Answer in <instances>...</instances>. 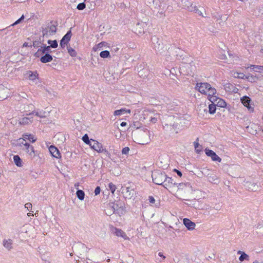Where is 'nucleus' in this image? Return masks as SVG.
Here are the masks:
<instances>
[{
    "label": "nucleus",
    "mask_w": 263,
    "mask_h": 263,
    "mask_svg": "<svg viewBox=\"0 0 263 263\" xmlns=\"http://www.w3.org/2000/svg\"><path fill=\"white\" fill-rule=\"evenodd\" d=\"M217 101L218 100H219L217 103V104H218L219 106L221 107H224L226 106V103L225 102V101L221 99H220L219 98L217 97Z\"/></svg>",
    "instance_id": "obj_45"
},
{
    "label": "nucleus",
    "mask_w": 263,
    "mask_h": 263,
    "mask_svg": "<svg viewBox=\"0 0 263 263\" xmlns=\"http://www.w3.org/2000/svg\"><path fill=\"white\" fill-rule=\"evenodd\" d=\"M195 88L201 93L208 95L209 100L212 103L217 102L218 99L216 96L217 91L209 83L206 82H197Z\"/></svg>",
    "instance_id": "obj_1"
},
{
    "label": "nucleus",
    "mask_w": 263,
    "mask_h": 263,
    "mask_svg": "<svg viewBox=\"0 0 263 263\" xmlns=\"http://www.w3.org/2000/svg\"><path fill=\"white\" fill-rule=\"evenodd\" d=\"M151 121L153 123H155L157 121V119L155 118H152Z\"/></svg>",
    "instance_id": "obj_64"
},
{
    "label": "nucleus",
    "mask_w": 263,
    "mask_h": 263,
    "mask_svg": "<svg viewBox=\"0 0 263 263\" xmlns=\"http://www.w3.org/2000/svg\"><path fill=\"white\" fill-rule=\"evenodd\" d=\"M129 150L130 149L128 147H125L122 149V154L127 155L128 154Z\"/></svg>",
    "instance_id": "obj_50"
},
{
    "label": "nucleus",
    "mask_w": 263,
    "mask_h": 263,
    "mask_svg": "<svg viewBox=\"0 0 263 263\" xmlns=\"http://www.w3.org/2000/svg\"><path fill=\"white\" fill-rule=\"evenodd\" d=\"M22 21L18 19L17 20H16L13 24L11 25L12 26H14L15 25H16L18 24H20Z\"/></svg>",
    "instance_id": "obj_57"
},
{
    "label": "nucleus",
    "mask_w": 263,
    "mask_h": 263,
    "mask_svg": "<svg viewBox=\"0 0 263 263\" xmlns=\"http://www.w3.org/2000/svg\"><path fill=\"white\" fill-rule=\"evenodd\" d=\"M75 248L78 254L80 256H84L88 252L87 247L84 244L80 242L76 244Z\"/></svg>",
    "instance_id": "obj_10"
},
{
    "label": "nucleus",
    "mask_w": 263,
    "mask_h": 263,
    "mask_svg": "<svg viewBox=\"0 0 263 263\" xmlns=\"http://www.w3.org/2000/svg\"><path fill=\"white\" fill-rule=\"evenodd\" d=\"M43 41V40L42 41L41 40V37H40L39 38V40H37V41H34L33 42V44L32 45V46H33L34 48H38L40 46L41 47V45H42V42Z\"/></svg>",
    "instance_id": "obj_41"
},
{
    "label": "nucleus",
    "mask_w": 263,
    "mask_h": 263,
    "mask_svg": "<svg viewBox=\"0 0 263 263\" xmlns=\"http://www.w3.org/2000/svg\"><path fill=\"white\" fill-rule=\"evenodd\" d=\"M208 172H209V170L206 169V168H203L202 171L201 172V173L202 174H203L204 175L208 176L209 175V174L208 173Z\"/></svg>",
    "instance_id": "obj_55"
},
{
    "label": "nucleus",
    "mask_w": 263,
    "mask_h": 263,
    "mask_svg": "<svg viewBox=\"0 0 263 263\" xmlns=\"http://www.w3.org/2000/svg\"><path fill=\"white\" fill-rule=\"evenodd\" d=\"M49 151L53 157L56 158H61V154L59 150L54 146L51 145L49 147Z\"/></svg>",
    "instance_id": "obj_17"
},
{
    "label": "nucleus",
    "mask_w": 263,
    "mask_h": 263,
    "mask_svg": "<svg viewBox=\"0 0 263 263\" xmlns=\"http://www.w3.org/2000/svg\"><path fill=\"white\" fill-rule=\"evenodd\" d=\"M101 189L100 186H97L95 190V195H98L100 193Z\"/></svg>",
    "instance_id": "obj_52"
},
{
    "label": "nucleus",
    "mask_w": 263,
    "mask_h": 263,
    "mask_svg": "<svg viewBox=\"0 0 263 263\" xmlns=\"http://www.w3.org/2000/svg\"><path fill=\"white\" fill-rule=\"evenodd\" d=\"M108 187L111 192L114 194L116 189V186L112 183H109L108 184Z\"/></svg>",
    "instance_id": "obj_49"
},
{
    "label": "nucleus",
    "mask_w": 263,
    "mask_h": 263,
    "mask_svg": "<svg viewBox=\"0 0 263 263\" xmlns=\"http://www.w3.org/2000/svg\"><path fill=\"white\" fill-rule=\"evenodd\" d=\"M9 90L3 85H0V100H3L7 98Z\"/></svg>",
    "instance_id": "obj_13"
},
{
    "label": "nucleus",
    "mask_w": 263,
    "mask_h": 263,
    "mask_svg": "<svg viewBox=\"0 0 263 263\" xmlns=\"http://www.w3.org/2000/svg\"><path fill=\"white\" fill-rule=\"evenodd\" d=\"M26 74L27 76V78L30 80H32V81L35 80L39 76V74L37 73L36 71H27Z\"/></svg>",
    "instance_id": "obj_25"
},
{
    "label": "nucleus",
    "mask_w": 263,
    "mask_h": 263,
    "mask_svg": "<svg viewBox=\"0 0 263 263\" xmlns=\"http://www.w3.org/2000/svg\"><path fill=\"white\" fill-rule=\"evenodd\" d=\"M245 79H247L250 82L254 83L257 81L258 78L253 75H248L245 77Z\"/></svg>",
    "instance_id": "obj_32"
},
{
    "label": "nucleus",
    "mask_w": 263,
    "mask_h": 263,
    "mask_svg": "<svg viewBox=\"0 0 263 263\" xmlns=\"http://www.w3.org/2000/svg\"><path fill=\"white\" fill-rule=\"evenodd\" d=\"M32 46V45L31 44H30L29 45L28 43H24V44H23V47H31Z\"/></svg>",
    "instance_id": "obj_59"
},
{
    "label": "nucleus",
    "mask_w": 263,
    "mask_h": 263,
    "mask_svg": "<svg viewBox=\"0 0 263 263\" xmlns=\"http://www.w3.org/2000/svg\"><path fill=\"white\" fill-rule=\"evenodd\" d=\"M48 44H49L50 47L53 48H56L58 46V42L57 40H48L47 41Z\"/></svg>",
    "instance_id": "obj_38"
},
{
    "label": "nucleus",
    "mask_w": 263,
    "mask_h": 263,
    "mask_svg": "<svg viewBox=\"0 0 263 263\" xmlns=\"http://www.w3.org/2000/svg\"><path fill=\"white\" fill-rule=\"evenodd\" d=\"M26 147H25V149L26 152L28 153L31 156H35V152L33 148V147L32 145H30L29 144H25Z\"/></svg>",
    "instance_id": "obj_27"
},
{
    "label": "nucleus",
    "mask_w": 263,
    "mask_h": 263,
    "mask_svg": "<svg viewBox=\"0 0 263 263\" xmlns=\"http://www.w3.org/2000/svg\"><path fill=\"white\" fill-rule=\"evenodd\" d=\"M108 206L111 209H113V213H115L119 216L124 214L126 212L125 203L120 199L110 202Z\"/></svg>",
    "instance_id": "obj_3"
},
{
    "label": "nucleus",
    "mask_w": 263,
    "mask_h": 263,
    "mask_svg": "<svg viewBox=\"0 0 263 263\" xmlns=\"http://www.w3.org/2000/svg\"><path fill=\"white\" fill-rule=\"evenodd\" d=\"M141 135L143 137L146 136H147L148 135V133L146 132H143L141 134Z\"/></svg>",
    "instance_id": "obj_60"
},
{
    "label": "nucleus",
    "mask_w": 263,
    "mask_h": 263,
    "mask_svg": "<svg viewBox=\"0 0 263 263\" xmlns=\"http://www.w3.org/2000/svg\"><path fill=\"white\" fill-rule=\"evenodd\" d=\"M170 184V192L172 194L175 196L177 198L180 199L181 196V191L180 190V186L181 183H176L174 180L171 181Z\"/></svg>",
    "instance_id": "obj_8"
},
{
    "label": "nucleus",
    "mask_w": 263,
    "mask_h": 263,
    "mask_svg": "<svg viewBox=\"0 0 263 263\" xmlns=\"http://www.w3.org/2000/svg\"><path fill=\"white\" fill-rule=\"evenodd\" d=\"M174 172H176V173L177 174V175H178V176H179L180 177H181V171H179V170H178L176 168L174 169Z\"/></svg>",
    "instance_id": "obj_58"
},
{
    "label": "nucleus",
    "mask_w": 263,
    "mask_h": 263,
    "mask_svg": "<svg viewBox=\"0 0 263 263\" xmlns=\"http://www.w3.org/2000/svg\"><path fill=\"white\" fill-rule=\"evenodd\" d=\"M250 68L253 71L257 72L263 73V66L250 65L247 67V68Z\"/></svg>",
    "instance_id": "obj_24"
},
{
    "label": "nucleus",
    "mask_w": 263,
    "mask_h": 263,
    "mask_svg": "<svg viewBox=\"0 0 263 263\" xmlns=\"http://www.w3.org/2000/svg\"><path fill=\"white\" fill-rule=\"evenodd\" d=\"M158 255L160 257H162V258L164 259L165 258V256H164L163 255V253L162 252H159L158 253Z\"/></svg>",
    "instance_id": "obj_62"
},
{
    "label": "nucleus",
    "mask_w": 263,
    "mask_h": 263,
    "mask_svg": "<svg viewBox=\"0 0 263 263\" xmlns=\"http://www.w3.org/2000/svg\"><path fill=\"white\" fill-rule=\"evenodd\" d=\"M215 102L212 103V104H211L209 105V113L211 114H214L216 111V106L214 104Z\"/></svg>",
    "instance_id": "obj_40"
},
{
    "label": "nucleus",
    "mask_w": 263,
    "mask_h": 263,
    "mask_svg": "<svg viewBox=\"0 0 263 263\" xmlns=\"http://www.w3.org/2000/svg\"><path fill=\"white\" fill-rule=\"evenodd\" d=\"M46 111L43 110H40V111H35L33 110L31 112H29V114H26V115H30L34 114L35 116L40 117L41 118H44L46 117Z\"/></svg>",
    "instance_id": "obj_23"
},
{
    "label": "nucleus",
    "mask_w": 263,
    "mask_h": 263,
    "mask_svg": "<svg viewBox=\"0 0 263 263\" xmlns=\"http://www.w3.org/2000/svg\"><path fill=\"white\" fill-rule=\"evenodd\" d=\"M148 200L151 203H154L155 202V199L153 196H149Z\"/></svg>",
    "instance_id": "obj_56"
},
{
    "label": "nucleus",
    "mask_w": 263,
    "mask_h": 263,
    "mask_svg": "<svg viewBox=\"0 0 263 263\" xmlns=\"http://www.w3.org/2000/svg\"><path fill=\"white\" fill-rule=\"evenodd\" d=\"M184 116V117H182V118H183V119L186 120V122H184V126L185 127H187L190 124L189 122L190 120L191 116L188 114H186Z\"/></svg>",
    "instance_id": "obj_35"
},
{
    "label": "nucleus",
    "mask_w": 263,
    "mask_h": 263,
    "mask_svg": "<svg viewBox=\"0 0 263 263\" xmlns=\"http://www.w3.org/2000/svg\"><path fill=\"white\" fill-rule=\"evenodd\" d=\"M25 144H28V143L26 142L25 139L23 138H20L17 140L16 145L18 146H22L24 145L25 147H26Z\"/></svg>",
    "instance_id": "obj_39"
},
{
    "label": "nucleus",
    "mask_w": 263,
    "mask_h": 263,
    "mask_svg": "<svg viewBox=\"0 0 263 263\" xmlns=\"http://www.w3.org/2000/svg\"><path fill=\"white\" fill-rule=\"evenodd\" d=\"M126 110L125 109H121L119 110H116L114 112V115L115 116H119L124 114L126 112Z\"/></svg>",
    "instance_id": "obj_47"
},
{
    "label": "nucleus",
    "mask_w": 263,
    "mask_h": 263,
    "mask_svg": "<svg viewBox=\"0 0 263 263\" xmlns=\"http://www.w3.org/2000/svg\"><path fill=\"white\" fill-rule=\"evenodd\" d=\"M113 209H112V210L110 212H108V213H106V214L107 215H111L112 214H113Z\"/></svg>",
    "instance_id": "obj_63"
},
{
    "label": "nucleus",
    "mask_w": 263,
    "mask_h": 263,
    "mask_svg": "<svg viewBox=\"0 0 263 263\" xmlns=\"http://www.w3.org/2000/svg\"><path fill=\"white\" fill-rule=\"evenodd\" d=\"M40 58V61L43 63H46L48 62H51L52 59V56L48 53H44L43 55H42Z\"/></svg>",
    "instance_id": "obj_18"
},
{
    "label": "nucleus",
    "mask_w": 263,
    "mask_h": 263,
    "mask_svg": "<svg viewBox=\"0 0 263 263\" xmlns=\"http://www.w3.org/2000/svg\"><path fill=\"white\" fill-rule=\"evenodd\" d=\"M71 36L72 33L70 30L68 31L66 34L64 35L60 43V46L62 48L64 49L65 47V45H67L70 40Z\"/></svg>",
    "instance_id": "obj_11"
},
{
    "label": "nucleus",
    "mask_w": 263,
    "mask_h": 263,
    "mask_svg": "<svg viewBox=\"0 0 263 263\" xmlns=\"http://www.w3.org/2000/svg\"><path fill=\"white\" fill-rule=\"evenodd\" d=\"M57 22H47L46 23L45 27L42 28V32L43 34L42 37L54 34L57 32Z\"/></svg>",
    "instance_id": "obj_4"
},
{
    "label": "nucleus",
    "mask_w": 263,
    "mask_h": 263,
    "mask_svg": "<svg viewBox=\"0 0 263 263\" xmlns=\"http://www.w3.org/2000/svg\"><path fill=\"white\" fill-rule=\"evenodd\" d=\"M245 185L248 190L251 191L255 192L259 189V185L254 182H246Z\"/></svg>",
    "instance_id": "obj_15"
},
{
    "label": "nucleus",
    "mask_w": 263,
    "mask_h": 263,
    "mask_svg": "<svg viewBox=\"0 0 263 263\" xmlns=\"http://www.w3.org/2000/svg\"><path fill=\"white\" fill-rule=\"evenodd\" d=\"M183 223L187 229L189 231H192L195 229L196 224L188 218H184Z\"/></svg>",
    "instance_id": "obj_14"
},
{
    "label": "nucleus",
    "mask_w": 263,
    "mask_h": 263,
    "mask_svg": "<svg viewBox=\"0 0 263 263\" xmlns=\"http://www.w3.org/2000/svg\"><path fill=\"white\" fill-rule=\"evenodd\" d=\"M91 140L92 142L89 144L91 148L96 151L98 153H103L105 154L106 156L110 157V153L106 149L103 148V146L101 143L92 139H91Z\"/></svg>",
    "instance_id": "obj_7"
},
{
    "label": "nucleus",
    "mask_w": 263,
    "mask_h": 263,
    "mask_svg": "<svg viewBox=\"0 0 263 263\" xmlns=\"http://www.w3.org/2000/svg\"><path fill=\"white\" fill-rule=\"evenodd\" d=\"M251 99L248 96H244L241 99V103L245 106L247 107L250 111H253V108L251 107L250 104Z\"/></svg>",
    "instance_id": "obj_16"
},
{
    "label": "nucleus",
    "mask_w": 263,
    "mask_h": 263,
    "mask_svg": "<svg viewBox=\"0 0 263 263\" xmlns=\"http://www.w3.org/2000/svg\"><path fill=\"white\" fill-rule=\"evenodd\" d=\"M23 137L25 139V140H28L32 143L35 142L36 139H35L33 135L24 134L23 135Z\"/></svg>",
    "instance_id": "obj_28"
},
{
    "label": "nucleus",
    "mask_w": 263,
    "mask_h": 263,
    "mask_svg": "<svg viewBox=\"0 0 263 263\" xmlns=\"http://www.w3.org/2000/svg\"><path fill=\"white\" fill-rule=\"evenodd\" d=\"M113 232L117 236H120L124 239H127L128 238L125 233L121 229L115 228Z\"/></svg>",
    "instance_id": "obj_21"
},
{
    "label": "nucleus",
    "mask_w": 263,
    "mask_h": 263,
    "mask_svg": "<svg viewBox=\"0 0 263 263\" xmlns=\"http://www.w3.org/2000/svg\"><path fill=\"white\" fill-rule=\"evenodd\" d=\"M28 117H24L20 121V123L23 125H27L32 122V119Z\"/></svg>",
    "instance_id": "obj_31"
},
{
    "label": "nucleus",
    "mask_w": 263,
    "mask_h": 263,
    "mask_svg": "<svg viewBox=\"0 0 263 263\" xmlns=\"http://www.w3.org/2000/svg\"><path fill=\"white\" fill-rule=\"evenodd\" d=\"M192 5L193 6V4L189 2L187 0H185L184 2V5H183V6L184 7V8L186 9H187V6H190V5Z\"/></svg>",
    "instance_id": "obj_51"
},
{
    "label": "nucleus",
    "mask_w": 263,
    "mask_h": 263,
    "mask_svg": "<svg viewBox=\"0 0 263 263\" xmlns=\"http://www.w3.org/2000/svg\"><path fill=\"white\" fill-rule=\"evenodd\" d=\"M127 125V123L126 122H122L120 124V126L122 127L125 126Z\"/></svg>",
    "instance_id": "obj_61"
},
{
    "label": "nucleus",
    "mask_w": 263,
    "mask_h": 263,
    "mask_svg": "<svg viewBox=\"0 0 263 263\" xmlns=\"http://www.w3.org/2000/svg\"><path fill=\"white\" fill-rule=\"evenodd\" d=\"M189 63H184L182 64V74L186 76H193V71L195 70V67L192 64V61L190 60L187 61ZM183 62H182V64Z\"/></svg>",
    "instance_id": "obj_6"
},
{
    "label": "nucleus",
    "mask_w": 263,
    "mask_h": 263,
    "mask_svg": "<svg viewBox=\"0 0 263 263\" xmlns=\"http://www.w3.org/2000/svg\"><path fill=\"white\" fill-rule=\"evenodd\" d=\"M3 246L8 250H10L13 248V240L11 239H4Z\"/></svg>",
    "instance_id": "obj_22"
},
{
    "label": "nucleus",
    "mask_w": 263,
    "mask_h": 263,
    "mask_svg": "<svg viewBox=\"0 0 263 263\" xmlns=\"http://www.w3.org/2000/svg\"><path fill=\"white\" fill-rule=\"evenodd\" d=\"M67 48L68 52L71 57H76L77 53L74 49H73L70 46H67Z\"/></svg>",
    "instance_id": "obj_37"
},
{
    "label": "nucleus",
    "mask_w": 263,
    "mask_h": 263,
    "mask_svg": "<svg viewBox=\"0 0 263 263\" xmlns=\"http://www.w3.org/2000/svg\"><path fill=\"white\" fill-rule=\"evenodd\" d=\"M100 56L102 58H104V59L110 57V53L108 50H104V51H101L100 53Z\"/></svg>",
    "instance_id": "obj_36"
},
{
    "label": "nucleus",
    "mask_w": 263,
    "mask_h": 263,
    "mask_svg": "<svg viewBox=\"0 0 263 263\" xmlns=\"http://www.w3.org/2000/svg\"><path fill=\"white\" fill-rule=\"evenodd\" d=\"M205 152L206 155L210 157L213 161H218L219 162H221V159L212 150L206 148Z\"/></svg>",
    "instance_id": "obj_12"
},
{
    "label": "nucleus",
    "mask_w": 263,
    "mask_h": 263,
    "mask_svg": "<svg viewBox=\"0 0 263 263\" xmlns=\"http://www.w3.org/2000/svg\"><path fill=\"white\" fill-rule=\"evenodd\" d=\"M209 181L210 182H214L215 183H217V181H218L217 179H214L213 177L210 176L208 178Z\"/></svg>",
    "instance_id": "obj_54"
},
{
    "label": "nucleus",
    "mask_w": 263,
    "mask_h": 263,
    "mask_svg": "<svg viewBox=\"0 0 263 263\" xmlns=\"http://www.w3.org/2000/svg\"><path fill=\"white\" fill-rule=\"evenodd\" d=\"M152 177L154 183L161 185L166 188V186L170 185L171 181H173L172 178L167 177L166 175L160 170H155L152 173Z\"/></svg>",
    "instance_id": "obj_2"
},
{
    "label": "nucleus",
    "mask_w": 263,
    "mask_h": 263,
    "mask_svg": "<svg viewBox=\"0 0 263 263\" xmlns=\"http://www.w3.org/2000/svg\"><path fill=\"white\" fill-rule=\"evenodd\" d=\"M51 48L49 45L47 46L46 44H42L41 48L39 49L37 52L35 53L34 56L39 58L44 53H48L50 54L51 52Z\"/></svg>",
    "instance_id": "obj_9"
},
{
    "label": "nucleus",
    "mask_w": 263,
    "mask_h": 263,
    "mask_svg": "<svg viewBox=\"0 0 263 263\" xmlns=\"http://www.w3.org/2000/svg\"><path fill=\"white\" fill-rule=\"evenodd\" d=\"M82 140L86 144L89 145V144L92 142L91 140L89 139L88 136L87 134H85L82 137Z\"/></svg>",
    "instance_id": "obj_43"
},
{
    "label": "nucleus",
    "mask_w": 263,
    "mask_h": 263,
    "mask_svg": "<svg viewBox=\"0 0 263 263\" xmlns=\"http://www.w3.org/2000/svg\"><path fill=\"white\" fill-rule=\"evenodd\" d=\"M76 195L79 200H84L85 197V193L83 191L81 190H78L76 192Z\"/></svg>",
    "instance_id": "obj_33"
},
{
    "label": "nucleus",
    "mask_w": 263,
    "mask_h": 263,
    "mask_svg": "<svg viewBox=\"0 0 263 263\" xmlns=\"http://www.w3.org/2000/svg\"><path fill=\"white\" fill-rule=\"evenodd\" d=\"M198 141V138L194 142V145L196 152L199 154L202 151V146L199 144Z\"/></svg>",
    "instance_id": "obj_34"
},
{
    "label": "nucleus",
    "mask_w": 263,
    "mask_h": 263,
    "mask_svg": "<svg viewBox=\"0 0 263 263\" xmlns=\"http://www.w3.org/2000/svg\"><path fill=\"white\" fill-rule=\"evenodd\" d=\"M233 76L236 78L245 79V77H246V75L243 73H239L236 72L234 73Z\"/></svg>",
    "instance_id": "obj_44"
},
{
    "label": "nucleus",
    "mask_w": 263,
    "mask_h": 263,
    "mask_svg": "<svg viewBox=\"0 0 263 263\" xmlns=\"http://www.w3.org/2000/svg\"><path fill=\"white\" fill-rule=\"evenodd\" d=\"M13 161L15 163V164L17 166H22V160H21V158L18 155H15L13 157Z\"/></svg>",
    "instance_id": "obj_30"
},
{
    "label": "nucleus",
    "mask_w": 263,
    "mask_h": 263,
    "mask_svg": "<svg viewBox=\"0 0 263 263\" xmlns=\"http://www.w3.org/2000/svg\"><path fill=\"white\" fill-rule=\"evenodd\" d=\"M34 106L31 104H22L20 106V111H21L22 112H27L29 111H30L31 110L34 109Z\"/></svg>",
    "instance_id": "obj_19"
},
{
    "label": "nucleus",
    "mask_w": 263,
    "mask_h": 263,
    "mask_svg": "<svg viewBox=\"0 0 263 263\" xmlns=\"http://www.w3.org/2000/svg\"><path fill=\"white\" fill-rule=\"evenodd\" d=\"M240 261H242L244 260H248L249 259V256L245 252H242L239 258Z\"/></svg>",
    "instance_id": "obj_42"
},
{
    "label": "nucleus",
    "mask_w": 263,
    "mask_h": 263,
    "mask_svg": "<svg viewBox=\"0 0 263 263\" xmlns=\"http://www.w3.org/2000/svg\"><path fill=\"white\" fill-rule=\"evenodd\" d=\"M125 190V198L131 199L132 198L134 197V196L136 195V191L134 189H132L129 187H127Z\"/></svg>",
    "instance_id": "obj_20"
},
{
    "label": "nucleus",
    "mask_w": 263,
    "mask_h": 263,
    "mask_svg": "<svg viewBox=\"0 0 263 263\" xmlns=\"http://www.w3.org/2000/svg\"><path fill=\"white\" fill-rule=\"evenodd\" d=\"M153 48L156 51L157 53L162 54L165 52V49L163 43L161 39L157 36H153L151 39Z\"/></svg>",
    "instance_id": "obj_5"
},
{
    "label": "nucleus",
    "mask_w": 263,
    "mask_h": 263,
    "mask_svg": "<svg viewBox=\"0 0 263 263\" xmlns=\"http://www.w3.org/2000/svg\"><path fill=\"white\" fill-rule=\"evenodd\" d=\"M25 208L27 209L28 210H29V209H32V205L31 203L28 202L25 204Z\"/></svg>",
    "instance_id": "obj_53"
},
{
    "label": "nucleus",
    "mask_w": 263,
    "mask_h": 263,
    "mask_svg": "<svg viewBox=\"0 0 263 263\" xmlns=\"http://www.w3.org/2000/svg\"><path fill=\"white\" fill-rule=\"evenodd\" d=\"M187 10L190 11H194L198 15L204 16L201 11L196 6H192V5H191L190 6H187Z\"/></svg>",
    "instance_id": "obj_26"
},
{
    "label": "nucleus",
    "mask_w": 263,
    "mask_h": 263,
    "mask_svg": "<svg viewBox=\"0 0 263 263\" xmlns=\"http://www.w3.org/2000/svg\"><path fill=\"white\" fill-rule=\"evenodd\" d=\"M107 43L105 42H101V43H99L97 46L93 47V49L95 50H96L98 48H101L104 46H105L107 45Z\"/></svg>",
    "instance_id": "obj_46"
},
{
    "label": "nucleus",
    "mask_w": 263,
    "mask_h": 263,
    "mask_svg": "<svg viewBox=\"0 0 263 263\" xmlns=\"http://www.w3.org/2000/svg\"><path fill=\"white\" fill-rule=\"evenodd\" d=\"M85 7L86 4L84 2L79 3L77 6V8L79 10H83L85 8Z\"/></svg>",
    "instance_id": "obj_48"
},
{
    "label": "nucleus",
    "mask_w": 263,
    "mask_h": 263,
    "mask_svg": "<svg viewBox=\"0 0 263 263\" xmlns=\"http://www.w3.org/2000/svg\"><path fill=\"white\" fill-rule=\"evenodd\" d=\"M149 72L147 69L143 68L138 71V74L140 77L145 78L148 77Z\"/></svg>",
    "instance_id": "obj_29"
}]
</instances>
